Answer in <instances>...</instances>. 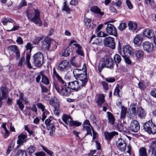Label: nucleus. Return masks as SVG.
I'll use <instances>...</instances> for the list:
<instances>
[{
  "label": "nucleus",
  "mask_w": 156,
  "mask_h": 156,
  "mask_svg": "<svg viewBox=\"0 0 156 156\" xmlns=\"http://www.w3.org/2000/svg\"><path fill=\"white\" fill-rule=\"evenodd\" d=\"M53 76L55 77L58 81L61 84L59 86L56 84L54 85V87L57 92L62 96H69L71 94L70 88L67 86L66 83L58 73L55 68L53 69Z\"/></svg>",
  "instance_id": "nucleus-1"
},
{
  "label": "nucleus",
  "mask_w": 156,
  "mask_h": 156,
  "mask_svg": "<svg viewBox=\"0 0 156 156\" xmlns=\"http://www.w3.org/2000/svg\"><path fill=\"white\" fill-rule=\"evenodd\" d=\"M73 73L74 77L80 81V84H82V86H85L88 80L86 64H83L82 69H74Z\"/></svg>",
  "instance_id": "nucleus-2"
},
{
  "label": "nucleus",
  "mask_w": 156,
  "mask_h": 156,
  "mask_svg": "<svg viewBox=\"0 0 156 156\" xmlns=\"http://www.w3.org/2000/svg\"><path fill=\"white\" fill-rule=\"evenodd\" d=\"M40 12L37 10L32 9L27 12V15L28 19L31 22L41 26L42 23L40 18Z\"/></svg>",
  "instance_id": "nucleus-3"
},
{
  "label": "nucleus",
  "mask_w": 156,
  "mask_h": 156,
  "mask_svg": "<svg viewBox=\"0 0 156 156\" xmlns=\"http://www.w3.org/2000/svg\"><path fill=\"white\" fill-rule=\"evenodd\" d=\"M144 129L148 133L154 134L156 133V126L151 120L146 122L143 125Z\"/></svg>",
  "instance_id": "nucleus-4"
},
{
  "label": "nucleus",
  "mask_w": 156,
  "mask_h": 156,
  "mask_svg": "<svg viewBox=\"0 0 156 156\" xmlns=\"http://www.w3.org/2000/svg\"><path fill=\"white\" fill-rule=\"evenodd\" d=\"M83 129L84 131L87 132V134H90L92 136L91 129H92L93 132V139H94L96 137V135L97 134L96 132L93 131L92 126H91L89 120H86L85 121L83 124Z\"/></svg>",
  "instance_id": "nucleus-5"
},
{
  "label": "nucleus",
  "mask_w": 156,
  "mask_h": 156,
  "mask_svg": "<svg viewBox=\"0 0 156 156\" xmlns=\"http://www.w3.org/2000/svg\"><path fill=\"white\" fill-rule=\"evenodd\" d=\"M62 119L66 124L70 126H78L81 124V123L78 122L73 120L70 115L66 114L63 115Z\"/></svg>",
  "instance_id": "nucleus-6"
},
{
  "label": "nucleus",
  "mask_w": 156,
  "mask_h": 156,
  "mask_svg": "<svg viewBox=\"0 0 156 156\" xmlns=\"http://www.w3.org/2000/svg\"><path fill=\"white\" fill-rule=\"evenodd\" d=\"M34 61L35 65L37 67L41 66L43 63V55L41 52H38L33 56Z\"/></svg>",
  "instance_id": "nucleus-7"
},
{
  "label": "nucleus",
  "mask_w": 156,
  "mask_h": 156,
  "mask_svg": "<svg viewBox=\"0 0 156 156\" xmlns=\"http://www.w3.org/2000/svg\"><path fill=\"white\" fill-rule=\"evenodd\" d=\"M68 86L71 89L75 91H77L80 90L81 87L84 86H82V84H80V81L78 80H75L68 83Z\"/></svg>",
  "instance_id": "nucleus-8"
},
{
  "label": "nucleus",
  "mask_w": 156,
  "mask_h": 156,
  "mask_svg": "<svg viewBox=\"0 0 156 156\" xmlns=\"http://www.w3.org/2000/svg\"><path fill=\"white\" fill-rule=\"evenodd\" d=\"M105 45L112 49L115 48V44L114 42V38L110 37L105 38L104 40Z\"/></svg>",
  "instance_id": "nucleus-9"
},
{
  "label": "nucleus",
  "mask_w": 156,
  "mask_h": 156,
  "mask_svg": "<svg viewBox=\"0 0 156 156\" xmlns=\"http://www.w3.org/2000/svg\"><path fill=\"white\" fill-rule=\"evenodd\" d=\"M58 69L61 71H67L70 69L69 65V62L66 60H62L58 65Z\"/></svg>",
  "instance_id": "nucleus-10"
},
{
  "label": "nucleus",
  "mask_w": 156,
  "mask_h": 156,
  "mask_svg": "<svg viewBox=\"0 0 156 156\" xmlns=\"http://www.w3.org/2000/svg\"><path fill=\"white\" fill-rule=\"evenodd\" d=\"M9 93V89L6 87L2 86L0 87V99L4 100L7 98Z\"/></svg>",
  "instance_id": "nucleus-11"
},
{
  "label": "nucleus",
  "mask_w": 156,
  "mask_h": 156,
  "mask_svg": "<svg viewBox=\"0 0 156 156\" xmlns=\"http://www.w3.org/2000/svg\"><path fill=\"white\" fill-rule=\"evenodd\" d=\"M116 145L119 151L124 152L126 147V144L125 141L122 138L119 139L116 141Z\"/></svg>",
  "instance_id": "nucleus-12"
},
{
  "label": "nucleus",
  "mask_w": 156,
  "mask_h": 156,
  "mask_svg": "<svg viewBox=\"0 0 156 156\" xmlns=\"http://www.w3.org/2000/svg\"><path fill=\"white\" fill-rule=\"evenodd\" d=\"M122 50L123 53L121 52L120 54L123 57H124L125 56H127L128 55H131L133 53L132 48L128 45L123 47Z\"/></svg>",
  "instance_id": "nucleus-13"
},
{
  "label": "nucleus",
  "mask_w": 156,
  "mask_h": 156,
  "mask_svg": "<svg viewBox=\"0 0 156 156\" xmlns=\"http://www.w3.org/2000/svg\"><path fill=\"white\" fill-rule=\"evenodd\" d=\"M106 30L107 33L110 35L115 36L117 34L115 27L111 24H107Z\"/></svg>",
  "instance_id": "nucleus-14"
},
{
  "label": "nucleus",
  "mask_w": 156,
  "mask_h": 156,
  "mask_svg": "<svg viewBox=\"0 0 156 156\" xmlns=\"http://www.w3.org/2000/svg\"><path fill=\"white\" fill-rule=\"evenodd\" d=\"M144 50L148 52H152L153 49V45L152 43L148 41L144 42L142 44Z\"/></svg>",
  "instance_id": "nucleus-15"
},
{
  "label": "nucleus",
  "mask_w": 156,
  "mask_h": 156,
  "mask_svg": "<svg viewBox=\"0 0 156 156\" xmlns=\"http://www.w3.org/2000/svg\"><path fill=\"white\" fill-rule=\"evenodd\" d=\"M140 126L138 122L136 120H133L130 125V129L134 132H137L140 129Z\"/></svg>",
  "instance_id": "nucleus-16"
},
{
  "label": "nucleus",
  "mask_w": 156,
  "mask_h": 156,
  "mask_svg": "<svg viewBox=\"0 0 156 156\" xmlns=\"http://www.w3.org/2000/svg\"><path fill=\"white\" fill-rule=\"evenodd\" d=\"M27 135L21 133L18 136V139L17 141V144L19 145H23V143L27 141Z\"/></svg>",
  "instance_id": "nucleus-17"
},
{
  "label": "nucleus",
  "mask_w": 156,
  "mask_h": 156,
  "mask_svg": "<svg viewBox=\"0 0 156 156\" xmlns=\"http://www.w3.org/2000/svg\"><path fill=\"white\" fill-rule=\"evenodd\" d=\"M103 62L106 67L110 69H112L113 68L114 62L112 58H106Z\"/></svg>",
  "instance_id": "nucleus-18"
},
{
  "label": "nucleus",
  "mask_w": 156,
  "mask_h": 156,
  "mask_svg": "<svg viewBox=\"0 0 156 156\" xmlns=\"http://www.w3.org/2000/svg\"><path fill=\"white\" fill-rule=\"evenodd\" d=\"M104 134L105 139L108 141H110L114 136L118 135V133L117 132L115 131L111 132H104Z\"/></svg>",
  "instance_id": "nucleus-19"
},
{
  "label": "nucleus",
  "mask_w": 156,
  "mask_h": 156,
  "mask_svg": "<svg viewBox=\"0 0 156 156\" xmlns=\"http://www.w3.org/2000/svg\"><path fill=\"white\" fill-rule=\"evenodd\" d=\"M9 51H13L15 53L16 58H19L20 57V55L17 46L15 45H12L8 48Z\"/></svg>",
  "instance_id": "nucleus-20"
},
{
  "label": "nucleus",
  "mask_w": 156,
  "mask_h": 156,
  "mask_svg": "<svg viewBox=\"0 0 156 156\" xmlns=\"http://www.w3.org/2000/svg\"><path fill=\"white\" fill-rule=\"evenodd\" d=\"M143 39L141 35L138 34L136 35L133 40L134 44L137 46H139L141 44Z\"/></svg>",
  "instance_id": "nucleus-21"
},
{
  "label": "nucleus",
  "mask_w": 156,
  "mask_h": 156,
  "mask_svg": "<svg viewBox=\"0 0 156 156\" xmlns=\"http://www.w3.org/2000/svg\"><path fill=\"white\" fill-rule=\"evenodd\" d=\"M154 33H153L152 30L147 29L144 30L143 32V35L146 37L149 38L153 37L154 35Z\"/></svg>",
  "instance_id": "nucleus-22"
},
{
  "label": "nucleus",
  "mask_w": 156,
  "mask_h": 156,
  "mask_svg": "<svg viewBox=\"0 0 156 156\" xmlns=\"http://www.w3.org/2000/svg\"><path fill=\"white\" fill-rule=\"evenodd\" d=\"M90 11L94 13L99 14L101 16H103L104 13L101 11V9L97 6H94L91 7Z\"/></svg>",
  "instance_id": "nucleus-23"
},
{
  "label": "nucleus",
  "mask_w": 156,
  "mask_h": 156,
  "mask_svg": "<svg viewBox=\"0 0 156 156\" xmlns=\"http://www.w3.org/2000/svg\"><path fill=\"white\" fill-rule=\"evenodd\" d=\"M49 103L54 107H59V101L55 97L51 99Z\"/></svg>",
  "instance_id": "nucleus-24"
},
{
  "label": "nucleus",
  "mask_w": 156,
  "mask_h": 156,
  "mask_svg": "<svg viewBox=\"0 0 156 156\" xmlns=\"http://www.w3.org/2000/svg\"><path fill=\"white\" fill-rule=\"evenodd\" d=\"M51 44V40L50 38H46L44 40V41L43 42V44L44 45H46V46H43L42 44V47L44 49L48 50Z\"/></svg>",
  "instance_id": "nucleus-25"
},
{
  "label": "nucleus",
  "mask_w": 156,
  "mask_h": 156,
  "mask_svg": "<svg viewBox=\"0 0 156 156\" xmlns=\"http://www.w3.org/2000/svg\"><path fill=\"white\" fill-rule=\"evenodd\" d=\"M128 25L129 29L133 31H134L137 27L136 23L133 21H130L128 23Z\"/></svg>",
  "instance_id": "nucleus-26"
},
{
  "label": "nucleus",
  "mask_w": 156,
  "mask_h": 156,
  "mask_svg": "<svg viewBox=\"0 0 156 156\" xmlns=\"http://www.w3.org/2000/svg\"><path fill=\"white\" fill-rule=\"evenodd\" d=\"M47 129L49 131V134L51 136H53L54 135L55 128L53 124H51L47 126Z\"/></svg>",
  "instance_id": "nucleus-27"
},
{
  "label": "nucleus",
  "mask_w": 156,
  "mask_h": 156,
  "mask_svg": "<svg viewBox=\"0 0 156 156\" xmlns=\"http://www.w3.org/2000/svg\"><path fill=\"white\" fill-rule=\"evenodd\" d=\"M107 113L109 123L112 125H113L115 121L114 117L113 115L109 112H107Z\"/></svg>",
  "instance_id": "nucleus-28"
},
{
  "label": "nucleus",
  "mask_w": 156,
  "mask_h": 156,
  "mask_svg": "<svg viewBox=\"0 0 156 156\" xmlns=\"http://www.w3.org/2000/svg\"><path fill=\"white\" fill-rule=\"evenodd\" d=\"M137 113L139 116L141 118H144L146 116V113L141 107L137 109Z\"/></svg>",
  "instance_id": "nucleus-29"
},
{
  "label": "nucleus",
  "mask_w": 156,
  "mask_h": 156,
  "mask_svg": "<svg viewBox=\"0 0 156 156\" xmlns=\"http://www.w3.org/2000/svg\"><path fill=\"white\" fill-rule=\"evenodd\" d=\"M40 74L41 75L42 82L46 85H48L49 83V81L48 78L44 75L43 72H41Z\"/></svg>",
  "instance_id": "nucleus-30"
},
{
  "label": "nucleus",
  "mask_w": 156,
  "mask_h": 156,
  "mask_svg": "<svg viewBox=\"0 0 156 156\" xmlns=\"http://www.w3.org/2000/svg\"><path fill=\"white\" fill-rule=\"evenodd\" d=\"M105 96L103 94H100L98 95L97 103L99 105L102 104L105 101Z\"/></svg>",
  "instance_id": "nucleus-31"
},
{
  "label": "nucleus",
  "mask_w": 156,
  "mask_h": 156,
  "mask_svg": "<svg viewBox=\"0 0 156 156\" xmlns=\"http://www.w3.org/2000/svg\"><path fill=\"white\" fill-rule=\"evenodd\" d=\"M1 127L3 128L5 131V134L4 136V138H5L9 136V132L7 129L6 127V123L5 122L2 123Z\"/></svg>",
  "instance_id": "nucleus-32"
},
{
  "label": "nucleus",
  "mask_w": 156,
  "mask_h": 156,
  "mask_svg": "<svg viewBox=\"0 0 156 156\" xmlns=\"http://www.w3.org/2000/svg\"><path fill=\"white\" fill-rule=\"evenodd\" d=\"M135 55L137 60H140V58L143 57L144 53L141 50H137L135 52Z\"/></svg>",
  "instance_id": "nucleus-33"
},
{
  "label": "nucleus",
  "mask_w": 156,
  "mask_h": 156,
  "mask_svg": "<svg viewBox=\"0 0 156 156\" xmlns=\"http://www.w3.org/2000/svg\"><path fill=\"white\" fill-rule=\"evenodd\" d=\"M70 62L72 66L75 67H79L80 66V65L76 62V57L73 56L70 60Z\"/></svg>",
  "instance_id": "nucleus-34"
},
{
  "label": "nucleus",
  "mask_w": 156,
  "mask_h": 156,
  "mask_svg": "<svg viewBox=\"0 0 156 156\" xmlns=\"http://www.w3.org/2000/svg\"><path fill=\"white\" fill-rule=\"evenodd\" d=\"M15 156H27L26 151L22 149H19Z\"/></svg>",
  "instance_id": "nucleus-35"
},
{
  "label": "nucleus",
  "mask_w": 156,
  "mask_h": 156,
  "mask_svg": "<svg viewBox=\"0 0 156 156\" xmlns=\"http://www.w3.org/2000/svg\"><path fill=\"white\" fill-rule=\"evenodd\" d=\"M13 20L10 18H5L2 21V23L4 25L6 24L7 23L9 22L11 23V25L12 26H13Z\"/></svg>",
  "instance_id": "nucleus-36"
},
{
  "label": "nucleus",
  "mask_w": 156,
  "mask_h": 156,
  "mask_svg": "<svg viewBox=\"0 0 156 156\" xmlns=\"http://www.w3.org/2000/svg\"><path fill=\"white\" fill-rule=\"evenodd\" d=\"M139 154L140 156H147L146 149L145 148L142 147L141 148L139 151Z\"/></svg>",
  "instance_id": "nucleus-37"
},
{
  "label": "nucleus",
  "mask_w": 156,
  "mask_h": 156,
  "mask_svg": "<svg viewBox=\"0 0 156 156\" xmlns=\"http://www.w3.org/2000/svg\"><path fill=\"white\" fill-rule=\"evenodd\" d=\"M85 24L87 28H90L91 26L92 22L90 19L85 18L84 20Z\"/></svg>",
  "instance_id": "nucleus-38"
},
{
  "label": "nucleus",
  "mask_w": 156,
  "mask_h": 156,
  "mask_svg": "<svg viewBox=\"0 0 156 156\" xmlns=\"http://www.w3.org/2000/svg\"><path fill=\"white\" fill-rule=\"evenodd\" d=\"M122 88V87H119V85H117V86L115 88L114 90V95L119 97V92L120 89H121Z\"/></svg>",
  "instance_id": "nucleus-39"
},
{
  "label": "nucleus",
  "mask_w": 156,
  "mask_h": 156,
  "mask_svg": "<svg viewBox=\"0 0 156 156\" xmlns=\"http://www.w3.org/2000/svg\"><path fill=\"white\" fill-rule=\"evenodd\" d=\"M26 58V62L27 66V67L29 69H31L32 68V66H31V64L30 62V55L28 54H27Z\"/></svg>",
  "instance_id": "nucleus-40"
},
{
  "label": "nucleus",
  "mask_w": 156,
  "mask_h": 156,
  "mask_svg": "<svg viewBox=\"0 0 156 156\" xmlns=\"http://www.w3.org/2000/svg\"><path fill=\"white\" fill-rule=\"evenodd\" d=\"M35 148L33 146H30L27 150V152L29 154H31L34 153L35 151Z\"/></svg>",
  "instance_id": "nucleus-41"
},
{
  "label": "nucleus",
  "mask_w": 156,
  "mask_h": 156,
  "mask_svg": "<svg viewBox=\"0 0 156 156\" xmlns=\"http://www.w3.org/2000/svg\"><path fill=\"white\" fill-rule=\"evenodd\" d=\"M114 59L116 63H119L121 60L120 56L118 54H115L114 56Z\"/></svg>",
  "instance_id": "nucleus-42"
},
{
  "label": "nucleus",
  "mask_w": 156,
  "mask_h": 156,
  "mask_svg": "<svg viewBox=\"0 0 156 156\" xmlns=\"http://www.w3.org/2000/svg\"><path fill=\"white\" fill-rule=\"evenodd\" d=\"M126 108L124 107H122L120 116L121 119L123 118L125 116L126 113Z\"/></svg>",
  "instance_id": "nucleus-43"
},
{
  "label": "nucleus",
  "mask_w": 156,
  "mask_h": 156,
  "mask_svg": "<svg viewBox=\"0 0 156 156\" xmlns=\"http://www.w3.org/2000/svg\"><path fill=\"white\" fill-rule=\"evenodd\" d=\"M14 143L13 142H11L10 143L6 151L7 154H9L10 152L13 150L14 147Z\"/></svg>",
  "instance_id": "nucleus-44"
},
{
  "label": "nucleus",
  "mask_w": 156,
  "mask_h": 156,
  "mask_svg": "<svg viewBox=\"0 0 156 156\" xmlns=\"http://www.w3.org/2000/svg\"><path fill=\"white\" fill-rule=\"evenodd\" d=\"M77 49L76 50V53L79 55H80L82 56H83L84 55L83 52L82 50V48L81 46L80 45L79 46L77 47Z\"/></svg>",
  "instance_id": "nucleus-45"
},
{
  "label": "nucleus",
  "mask_w": 156,
  "mask_h": 156,
  "mask_svg": "<svg viewBox=\"0 0 156 156\" xmlns=\"http://www.w3.org/2000/svg\"><path fill=\"white\" fill-rule=\"evenodd\" d=\"M129 109H130V112L132 113L133 115H134L136 113L135 105H131Z\"/></svg>",
  "instance_id": "nucleus-46"
},
{
  "label": "nucleus",
  "mask_w": 156,
  "mask_h": 156,
  "mask_svg": "<svg viewBox=\"0 0 156 156\" xmlns=\"http://www.w3.org/2000/svg\"><path fill=\"white\" fill-rule=\"evenodd\" d=\"M148 153L150 156H156V150L150 148Z\"/></svg>",
  "instance_id": "nucleus-47"
},
{
  "label": "nucleus",
  "mask_w": 156,
  "mask_h": 156,
  "mask_svg": "<svg viewBox=\"0 0 156 156\" xmlns=\"http://www.w3.org/2000/svg\"><path fill=\"white\" fill-rule=\"evenodd\" d=\"M126 27V23H122L120 24V25L118 27V29L121 31H122L124 30Z\"/></svg>",
  "instance_id": "nucleus-48"
},
{
  "label": "nucleus",
  "mask_w": 156,
  "mask_h": 156,
  "mask_svg": "<svg viewBox=\"0 0 156 156\" xmlns=\"http://www.w3.org/2000/svg\"><path fill=\"white\" fill-rule=\"evenodd\" d=\"M25 58L24 56L22 57L18 63V66L19 67H22L24 64Z\"/></svg>",
  "instance_id": "nucleus-49"
},
{
  "label": "nucleus",
  "mask_w": 156,
  "mask_h": 156,
  "mask_svg": "<svg viewBox=\"0 0 156 156\" xmlns=\"http://www.w3.org/2000/svg\"><path fill=\"white\" fill-rule=\"evenodd\" d=\"M149 147L150 149L156 150V140L151 143Z\"/></svg>",
  "instance_id": "nucleus-50"
},
{
  "label": "nucleus",
  "mask_w": 156,
  "mask_h": 156,
  "mask_svg": "<svg viewBox=\"0 0 156 156\" xmlns=\"http://www.w3.org/2000/svg\"><path fill=\"white\" fill-rule=\"evenodd\" d=\"M70 52V48H66L64 50V53H63V55L64 56L67 57L69 55Z\"/></svg>",
  "instance_id": "nucleus-51"
},
{
  "label": "nucleus",
  "mask_w": 156,
  "mask_h": 156,
  "mask_svg": "<svg viewBox=\"0 0 156 156\" xmlns=\"http://www.w3.org/2000/svg\"><path fill=\"white\" fill-rule=\"evenodd\" d=\"M138 86L140 89L141 90H144L146 88L144 83L143 82H140L138 83Z\"/></svg>",
  "instance_id": "nucleus-52"
},
{
  "label": "nucleus",
  "mask_w": 156,
  "mask_h": 156,
  "mask_svg": "<svg viewBox=\"0 0 156 156\" xmlns=\"http://www.w3.org/2000/svg\"><path fill=\"white\" fill-rule=\"evenodd\" d=\"M22 101L17 100V104L18 105L20 108L22 110L24 108V105L22 102Z\"/></svg>",
  "instance_id": "nucleus-53"
},
{
  "label": "nucleus",
  "mask_w": 156,
  "mask_h": 156,
  "mask_svg": "<svg viewBox=\"0 0 156 156\" xmlns=\"http://www.w3.org/2000/svg\"><path fill=\"white\" fill-rule=\"evenodd\" d=\"M44 37H36L34 41V44H38L40 41L42 40Z\"/></svg>",
  "instance_id": "nucleus-54"
},
{
  "label": "nucleus",
  "mask_w": 156,
  "mask_h": 156,
  "mask_svg": "<svg viewBox=\"0 0 156 156\" xmlns=\"http://www.w3.org/2000/svg\"><path fill=\"white\" fill-rule=\"evenodd\" d=\"M43 150L46 152L48 154H49L50 156H51L53 154V152L50 150L48 149L46 147H45L44 146H42Z\"/></svg>",
  "instance_id": "nucleus-55"
},
{
  "label": "nucleus",
  "mask_w": 156,
  "mask_h": 156,
  "mask_svg": "<svg viewBox=\"0 0 156 156\" xmlns=\"http://www.w3.org/2000/svg\"><path fill=\"white\" fill-rule=\"evenodd\" d=\"M37 105L38 108H40L42 112H44L45 111V106L42 103H38L37 104Z\"/></svg>",
  "instance_id": "nucleus-56"
},
{
  "label": "nucleus",
  "mask_w": 156,
  "mask_h": 156,
  "mask_svg": "<svg viewBox=\"0 0 156 156\" xmlns=\"http://www.w3.org/2000/svg\"><path fill=\"white\" fill-rule=\"evenodd\" d=\"M104 67H106V66L103 62L102 63H100L98 66V69L99 71V72H101L102 69Z\"/></svg>",
  "instance_id": "nucleus-57"
},
{
  "label": "nucleus",
  "mask_w": 156,
  "mask_h": 156,
  "mask_svg": "<svg viewBox=\"0 0 156 156\" xmlns=\"http://www.w3.org/2000/svg\"><path fill=\"white\" fill-rule=\"evenodd\" d=\"M49 113V112H48L47 110H45L44 112L42 115V118H41V120L43 121H44L46 118V115L48 114Z\"/></svg>",
  "instance_id": "nucleus-58"
},
{
  "label": "nucleus",
  "mask_w": 156,
  "mask_h": 156,
  "mask_svg": "<svg viewBox=\"0 0 156 156\" xmlns=\"http://www.w3.org/2000/svg\"><path fill=\"white\" fill-rule=\"evenodd\" d=\"M126 3L129 9H131L133 8V6L130 0H126Z\"/></svg>",
  "instance_id": "nucleus-59"
},
{
  "label": "nucleus",
  "mask_w": 156,
  "mask_h": 156,
  "mask_svg": "<svg viewBox=\"0 0 156 156\" xmlns=\"http://www.w3.org/2000/svg\"><path fill=\"white\" fill-rule=\"evenodd\" d=\"M97 35L99 37H105L107 36L108 35V34L105 33H104L102 31H101L98 32L97 34Z\"/></svg>",
  "instance_id": "nucleus-60"
},
{
  "label": "nucleus",
  "mask_w": 156,
  "mask_h": 156,
  "mask_svg": "<svg viewBox=\"0 0 156 156\" xmlns=\"http://www.w3.org/2000/svg\"><path fill=\"white\" fill-rule=\"evenodd\" d=\"M62 10L66 11H69L70 10L69 8L66 5V2L64 3Z\"/></svg>",
  "instance_id": "nucleus-61"
},
{
  "label": "nucleus",
  "mask_w": 156,
  "mask_h": 156,
  "mask_svg": "<svg viewBox=\"0 0 156 156\" xmlns=\"http://www.w3.org/2000/svg\"><path fill=\"white\" fill-rule=\"evenodd\" d=\"M105 80L108 82L112 83L115 81V80L114 78L109 77L106 78L105 79Z\"/></svg>",
  "instance_id": "nucleus-62"
},
{
  "label": "nucleus",
  "mask_w": 156,
  "mask_h": 156,
  "mask_svg": "<svg viewBox=\"0 0 156 156\" xmlns=\"http://www.w3.org/2000/svg\"><path fill=\"white\" fill-rule=\"evenodd\" d=\"M54 111V114L56 115H58L60 112V110L59 109V107H55Z\"/></svg>",
  "instance_id": "nucleus-63"
},
{
  "label": "nucleus",
  "mask_w": 156,
  "mask_h": 156,
  "mask_svg": "<svg viewBox=\"0 0 156 156\" xmlns=\"http://www.w3.org/2000/svg\"><path fill=\"white\" fill-rule=\"evenodd\" d=\"M35 155L36 156H45V153L43 151L36 153Z\"/></svg>",
  "instance_id": "nucleus-64"
}]
</instances>
